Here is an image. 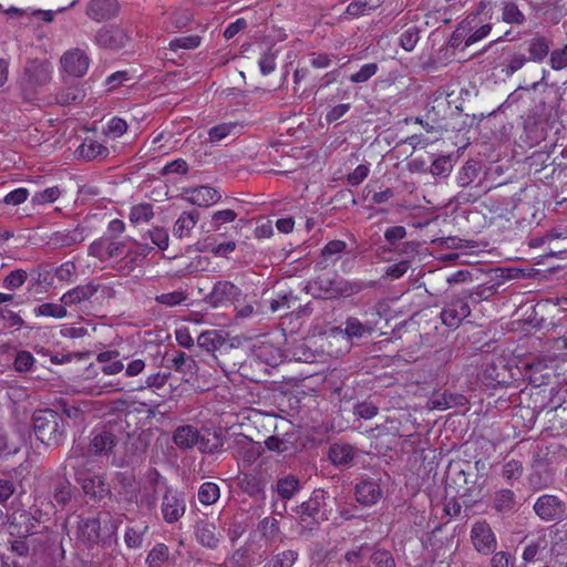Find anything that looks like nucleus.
<instances>
[{
    "instance_id": "obj_30",
    "label": "nucleus",
    "mask_w": 567,
    "mask_h": 567,
    "mask_svg": "<svg viewBox=\"0 0 567 567\" xmlns=\"http://www.w3.org/2000/svg\"><path fill=\"white\" fill-rule=\"evenodd\" d=\"M171 362L172 364L168 368H173L182 373L185 377V381H189L198 372L197 362L183 351H176Z\"/></svg>"
},
{
    "instance_id": "obj_14",
    "label": "nucleus",
    "mask_w": 567,
    "mask_h": 567,
    "mask_svg": "<svg viewBox=\"0 0 567 567\" xmlns=\"http://www.w3.org/2000/svg\"><path fill=\"white\" fill-rule=\"evenodd\" d=\"M240 346L241 339L239 337L227 339L215 354L213 360L220 367L224 372L233 373L237 371V360L239 359L238 349Z\"/></svg>"
},
{
    "instance_id": "obj_45",
    "label": "nucleus",
    "mask_w": 567,
    "mask_h": 567,
    "mask_svg": "<svg viewBox=\"0 0 567 567\" xmlns=\"http://www.w3.org/2000/svg\"><path fill=\"white\" fill-rule=\"evenodd\" d=\"M384 0H354L347 7V13L353 17L363 16L379 8Z\"/></svg>"
},
{
    "instance_id": "obj_48",
    "label": "nucleus",
    "mask_w": 567,
    "mask_h": 567,
    "mask_svg": "<svg viewBox=\"0 0 567 567\" xmlns=\"http://www.w3.org/2000/svg\"><path fill=\"white\" fill-rule=\"evenodd\" d=\"M220 496L219 486L213 482L203 483L198 489V499L204 505L215 504Z\"/></svg>"
},
{
    "instance_id": "obj_13",
    "label": "nucleus",
    "mask_w": 567,
    "mask_h": 567,
    "mask_svg": "<svg viewBox=\"0 0 567 567\" xmlns=\"http://www.w3.org/2000/svg\"><path fill=\"white\" fill-rule=\"evenodd\" d=\"M130 37L126 31L118 25H103L95 35L96 45L107 50H120L126 45Z\"/></svg>"
},
{
    "instance_id": "obj_57",
    "label": "nucleus",
    "mask_w": 567,
    "mask_h": 567,
    "mask_svg": "<svg viewBox=\"0 0 567 567\" xmlns=\"http://www.w3.org/2000/svg\"><path fill=\"white\" fill-rule=\"evenodd\" d=\"M478 175V167L476 163L466 162L457 176V183L461 187L468 186Z\"/></svg>"
},
{
    "instance_id": "obj_5",
    "label": "nucleus",
    "mask_w": 567,
    "mask_h": 567,
    "mask_svg": "<svg viewBox=\"0 0 567 567\" xmlns=\"http://www.w3.org/2000/svg\"><path fill=\"white\" fill-rule=\"evenodd\" d=\"M212 435L210 439V433L204 435L196 426L185 424L175 429L172 441L179 450L186 451L197 446L202 453L215 454L221 450L224 441L221 434L216 431Z\"/></svg>"
},
{
    "instance_id": "obj_24",
    "label": "nucleus",
    "mask_w": 567,
    "mask_h": 567,
    "mask_svg": "<svg viewBox=\"0 0 567 567\" xmlns=\"http://www.w3.org/2000/svg\"><path fill=\"white\" fill-rule=\"evenodd\" d=\"M61 63L65 72L75 78L83 76L89 69V58L81 49L64 53Z\"/></svg>"
},
{
    "instance_id": "obj_38",
    "label": "nucleus",
    "mask_w": 567,
    "mask_h": 567,
    "mask_svg": "<svg viewBox=\"0 0 567 567\" xmlns=\"http://www.w3.org/2000/svg\"><path fill=\"white\" fill-rule=\"evenodd\" d=\"M78 157L86 161L95 159L96 157H105L109 154L107 147L93 140H84L83 143L75 151Z\"/></svg>"
},
{
    "instance_id": "obj_49",
    "label": "nucleus",
    "mask_w": 567,
    "mask_h": 567,
    "mask_svg": "<svg viewBox=\"0 0 567 567\" xmlns=\"http://www.w3.org/2000/svg\"><path fill=\"white\" fill-rule=\"evenodd\" d=\"M262 537L267 540H276L280 536L279 522L275 517H265L258 525Z\"/></svg>"
},
{
    "instance_id": "obj_19",
    "label": "nucleus",
    "mask_w": 567,
    "mask_h": 567,
    "mask_svg": "<svg viewBox=\"0 0 567 567\" xmlns=\"http://www.w3.org/2000/svg\"><path fill=\"white\" fill-rule=\"evenodd\" d=\"M241 290L230 281L223 280L214 285L213 290L206 296L205 301L212 307L217 308L227 302L238 299Z\"/></svg>"
},
{
    "instance_id": "obj_56",
    "label": "nucleus",
    "mask_w": 567,
    "mask_h": 567,
    "mask_svg": "<svg viewBox=\"0 0 567 567\" xmlns=\"http://www.w3.org/2000/svg\"><path fill=\"white\" fill-rule=\"evenodd\" d=\"M237 128L238 125L236 123H221L213 126L209 130L208 135L212 142H219L227 136H230Z\"/></svg>"
},
{
    "instance_id": "obj_53",
    "label": "nucleus",
    "mask_w": 567,
    "mask_h": 567,
    "mask_svg": "<svg viewBox=\"0 0 567 567\" xmlns=\"http://www.w3.org/2000/svg\"><path fill=\"white\" fill-rule=\"evenodd\" d=\"M153 216V206L148 203L135 205L130 212V219L132 223L148 221Z\"/></svg>"
},
{
    "instance_id": "obj_8",
    "label": "nucleus",
    "mask_w": 567,
    "mask_h": 567,
    "mask_svg": "<svg viewBox=\"0 0 567 567\" xmlns=\"http://www.w3.org/2000/svg\"><path fill=\"white\" fill-rule=\"evenodd\" d=\"M471 315V302L466 295L453 296L441 311L442 323L449 328H457Z\"/></svg>"
},
{
    "instance_id": "obj_62",
    "label": "nucleus",
    "mask_w": 567,
    "mask_h": 567,
    "mask_svg": "<svg viewBox=\"0 0 567 567\" xmlns=\"http://www.w3.org/2000/svg\"><path fill=\"white\" fill-rule=\"evenodd\" d=\"M28 278V274L23 269L11 271L3 280V287L10 290L21 287Z\"/></svg>"
},
{
    "instance_id": "obj_9",
    "label": "nucleus",
    "mask_w": 567,
    "mask_h": 567,
    "mask_svg": "<svg viewBox=\"0 0 567 567\" xmlns=\"http://www.w3.org/2000/svg\"><path fill=\"white\" fill-rule=\"evenodd\" d=\"M481 380L486 386L496 388L512 384L514 378L505 360L497 358L485 364Z\"/></svg>"
},
{
    "instance_id": "obj_15",
    "label": "nucleus",
    "mask_w": 567,
    "mask_h": 567,
    "mask_svg": "<svg viewBox=\"0 0 567 567\" xmlns=\"http://www.w3.org/2000/svg\"><path fill=\"white\" fill-rule=\"evenodd\" d=\"M471 539L474 548L483 555H489L496 549L495 534L486 520L477 522L473 525Z\"/></svg>"
},
{
    "instance_id": "obj_6",
    "label": "nucleus",
    "mask_w": 567,
    "mask_h": 567,
    "mask_svg": "<svg viewBox=\"0 0 567 567\" xmlns=\"http://www.w3.org/2000/svg\"><path fill=\"white\" fill-rule=\"evenodd\" d=\"M329 493L323 488L312 491L310 497L291 511L297 515L299 525L308 530H313L329 519L330 511L327 508Z\"/></svg>"
},
{
    "instance_id": "obj_21",
    "label": "nucleus",
    "mask_w": 567,
    "mask_h": 567,
    "mask_svg": "<svg viewBox=\"0 0 567 567\" xmlns=\"http://www.w3.org/2000/svg\"><path fill=\"white\" fill-rule=\"evenodd\" d=\"M125 241H118L114 237H101L89 247V255L101 260L115 258L123 252Z\"/></svg>"
},
{
    "instance_id": "obj_34",
    "label": "nucleus",
    "mask_w": 567,
    "mask_h": 567,
    "mask_svg": "<svg viewBox=\"0 0 567 567\" xmlns=\"http://www.w3.org/2000/svg\"><path fill=\"white\" fill-rule=\"evenodd\" d=\"M329 458L337 466L349 465L355 455L354 447L350 444H333L329 449Z\"/></svg>"
},
{
    "instance_id": "obj_4",
    "label": "nucleus",
    "mask_w": 567,
    "mask_h": 567,
    "mask_svg": "<svg viewBox=\"0 0 567 567\" xmlns=\"http://www.w3.org/2000/svg\"><path fill=\"white\" fill-rule=\"evenodd\" d=\"M120 524L109 512H99L96 516L80 519L78 538L89 545L105 543L116 535Z\"/></svg>"
},
{
    "instance_id": "obj_16",
    "label": "nucleus",
    "mask_w": 567,
    "mask_h": 567,
    "mask_svg": "<svg viewBox=\"0 0 567 567\" xmlns=\"http://www.w3.org/2000/svg\"><path fill=\"white\" fill-rule=\"evenodd\" d=\"M37 523L39 520L31 513L27 511L14 512L9 517V534L18 538H27L37 534Z\"/></svg>"
},
{
    "instance_id": "obj_55",
    "label": "nucleus",
    "mask_w": 567,
    "mask_h": 567,
    "mask_svg": "<svg viewBox=\"0 0 567 567\" xmlns=\"http://www.w3.org/2000/svg\"><path fill=\"white\" fill-rule=\"evenodd\" d=\"M168 547L165 544H157L147 555L146 563L150 567H158L168 559Z\"/></svg>"
},
{
    "instance_id": "obj_46",
    "label": "nucleus",
    "mask_w": 567,
    "mask_h": 567,
    "mask_svg": "<svg viewBox=\"0 0 567 567\" xmlns=\"http://www.w3.org/2000/svg\"><path fill=\"white\" fill-rule=\"evenodd\" d=\"M523 463L518 460H509L503 464L501 475L508 484L512 485L523 476Z\"/></svg>"
},
{
    "instance_id": "obj_33",
    "label": "nucleus",
    "mask_w": 567,
    "mask_h": 567,
    "mask_svg": "<svg viewBox=\"0 0 567 567\" xmlns=\"http://www.w3.org/2000/svg\"><path fill=\"white\" fill-rule=\"evenodd\" d=\"M84 238V228L76 226L72 230L55 231L51 237V243L56 247H69L82 243Z\"/></svg>"
},
{
    "instance_id": "obj_41",
    "label": "nucleus",
    "mask_w": 567,
    "mask_h": 567,
    "mask_svg": "<svg viewBox=\"0 0 567 567\" xmlns=\"http://www.w3.org/2000/svg\"><path fill=\"white\" fill-rule=\"evenodd\" d=\"M74 495V486L68 480L66 476L63 480L59 481L53 491V499L54 502L64 508L73 498Z\"/></svg>"
},
{
    "instance_id": "obj_61",
    "label": "nucleus",
    "mask_w": 567,
    "mask_h": 567,
    "mask_svg": "<svg viewBox=\"0 0 567 567\" xmlns=\"http://www.w3.org/2000/svg\"><path fill=\"white\" fill-rule=\"evenodd\" d=\"M553 481L550 471H533L528 476L529 485L535 489H542L550 485Z\"/></svg>"
},
{
    "instance_id": "obj_22",
    "label": "nucleus",
    "mask_w": 567,
    "mask_h": 567,
    "mask_svg": "<svg viewBox=\"0 0 567 567\" xmlns=\"http://www.w3.org/2000/svg\"><path fill=\"white\" fill-rule=\"evenodd\" d=\"M118 11L117 0H90L85 13L90 19L101 22L114 18Z\"/></svg>"
},
{
    "instance_id": "obj_39",
    "label": "nucleus",
    "mask_w": 567,
    "mask_h": 567,
    "mask_svg": "<svg viewBox=\"0 0 567 567\" xmlns=\"http://www.w3.org/2000/svg\"><path fill=\"white\" fill-rule=\"evenodd\" d=\"M481 11L468 14L464 20L461 21L456 30L452 33L449 44L451 48H457L463 41L464 33L471 32L477 25V19Z\"/></svg>"
},
{
    "instance_id": "obj_60",
    "label": "nucleus",
    "mask_w": 567,
    "mask_h": 567,
    "mask_svg": "<svg viewBox=\"0 0 567 567\" xmlns=\"http://www.w3.org/2000/svg\"><path fill=\"white\" fill-rule=\"evenodd\" d=\"M146 529L147 526H144L143 528L127 527L124 535L126 546L130 548L141 547L143 543V535Z\"/></svg>"
},
{
    "instance_id": "obj_29",
    "label": "nucleus",
    "mask_w": 567,
    "mask_h": 567,
    "mask_svg": "<svg viewBox=\"0 0 567 567\" xmlns=\"http://www.w3.org/2000/svg\"><path fill=\"white\" fill-rule=\"evenodd\" d=\"M195 534L197 540L205 547L210 549L217 548L219 544V533L214 523L207 520H199L195 526Z\"/></svg>"
},
{
    "instance_id": "obj_36",
    "label": "nucleus",
    "mask_w": 567,
    "mask_h": 567,
    "mask_svg": "<svg viewBox=\"0 0 567 567\" xmlns=\"http://www.w3.org/2000/svg\"><path fill=\"white\" fill-rule=\"evenodd\" d=\"M235 249L236 243L233 240L215 245V240L212 241L209 237L204 239L203 241H197L195 245L196 251H210L215 256L221 257H228V255L233 252Z\"/></svg>"
},
{
    "instance_id": "obj_28",
    "label": "nucleus",
    "mask_w": 567,
    "mask_h": 567,
    "mask_svg": "<svg viewBox=\"0 0 567 567\" xmlns=\"http://www.w3.org/2000/svg\"><path fill=\"white\" fill-rule=\"evenodd\" d=\"M189 196L186 198L190 204L199 207H207L217 203L221 196L220 194L209 186H198L186 190Z\"/></svg>"
},
{
    "instance_id": "obj_58",
    "label": "nucleus",
    "mask_w": 567,
    "mask_h": 567,
    "mask_svg": "<svg viewBox=\"0 0 567 567\" xmlns=\"http://www.w3.org/2000/svg\"><path fill=\"white\" fill-rule=\"evenodd\" d=\"M420 39V29L412 25L406 29L400 37V44L405 51H412Z\"/></svg>"
},
{
    "instance_id": "obj_25",
    "label": "nucleus",
    "mask_w": 567,
    "mask_h": 567,
    "mask_svg": "<svg viewBox=\"0 0 567 567\" xmlns=\"http://www.w3.org/2000/svg\"><path fill=\"white\" fill-rule=\"evenodd\" d=\"M492 509L501 515L515 513L517 506V496L511 488L496 489L491 501Z\"/></svg>"
},
{
    "instance_id": "obj_54",
    "label": "nucleus",
    "mask_w": 567,
    "mask_h": 567,
    "mask_svg": "<svg viewBox=\"0 0 567 567\" xmlns=\"http://www.w3.org/2000/svg\"><path fill=\"white\" fill-rule=\"evenodd\" d=\"M373 548L368 544H362L355 549L346 553L344 558L350 565L361 564L367 557L370 558V554L373 553Z\"/></svg>"
},
{
    "instance_id": "obj_26",
    "label": "nucleus",
    "mask_w": 567,
    "mask_h": 567,
    "mask_svg": "<svg viewBox=\"0 0 567 567\" xmlns=\"http://www.w3.org/2000/svg\"><path fill=\"white\" fill-rule=\"evenodd\" d=\"M198 220L199 212L196 209L182 213L174 224L173 237L181 240L189 238Z\"/></svg>"
},
{
    "instance_id": "obj_37",
    "label": "nucleus",
    "mask_w": 567,
    "mask_h": 567,
    "mask_svg": "<svg viewBox=\"0 0 567 567\" xmlns=\"http://www.w3.org/2000/svg\"><path fill=\"white\" fill-rule=\"evenodd\" d=\"M301 489L300 480L295 475H287L277 481L276 492L284 501L291 499Z\"/></svg>"
},
{
    "instance_id": "obj_20",
    "label": "nucleus",
    "mask_w": 567,
    "mask_h": 567,
    "mask_svg": "<svg viewBox=\"0 0 567 567\" xmlns=\"http://www.w3.org/2000/svg\"><path fill=\"white\" fill-rule=\"evenodd\" d=\"M355 501L363 506L377 504L383 496V491L377 480L362 478L354 486Z\"/></svg>"
},
{
    "instance_id": "obj_1",
    "label": "nucleus",
    "mask_w": 567,
    "mask_h": 567,
    "mask_svg": "<svg viewBox=\"0 0 567 567\" xmlns=\"http://www.w3.org/2000/svg\"><path fill=\"white\" fill-rule=\"evenodd\" d=\"M375 285V281H350L337 274H333L332 276L323 274L315 278L312 281H309L305 289L308 292L311 291L317 297L339 299L351 297L361 292L365 288H373Z\"/></svg>"
},
{
    "instance_id": "obj_7",
    "label": "nucleus",
    "mask_w": 567,
    "mask_h": 567,
    "mask_svg": "<svg viewBox=\"0 0 567 567\" xmlns=\"http://www.w3.org/2000/svg\"><path fill=\"white\" fill-rule=\"evenodd\" d=\"M536 516L544 522H559L567 515L565 502L557 495L543 494L533 506Z\"/></svg>"
},
{
    "instance_id": "obj_32",
    "label": "nucleus",
    "mask_w": 567,
    "mask_h": 567,
    "mask_svg": "<svg viewBox=\"0 0 567 567\" xmlns=\"http://www.w3.org/2000/svg\"><path fill=\"white\" fill-rule=\"evenodd\" d=\"M528 61L543 62L550 55V41L544 35H536L528 41Z\"/></svg>"
},
{
    "instance_id": "obj_52",
    "label": "nucleus",
    "mask_w": 567,
    "mask_h": 567,
    "mask_svg": "<svg viewBox=\"0 0 567 567\" xmlns=\"http://www.w3.org/2000/svg\"><path fill=\"white\" fill-rule=\"evenodd\" d=\"M453 165L450 156H440L435 158L430 166V173L435 177H447L452 172Z\"/></svg>"
},
{
    "instance_id": "obj_43",
    "label": "nucleus",
    "mask_w": 567,
    "mask_h": 567,
    "mask_svg": "<svg viewBox=\"0 0 567 567\" xmlns=\"http://www.w3.org/2000/svg\"><path fill=\"white\" fill-rule=\"evenodd\" d=\"M501 282L492 284V285H480L474 290L464 292L470 300L471 305H477L483 300H487L494 295L498 292V288Z\"/></svg>"
},
{
    "instance_id": "obj_27",
    "label": "nucleus",
    "mask_w": 567,
    "mask_h": 567,
    "mask_svg": "<svg viewBox=\"0 0 567 567\" xmlns=\"http://www.w3.org/2000/svg\"><path fill=\"white\" fill-rule=\"evenodd\" d=\"M228 333L223 330H207L197 338V346L212 354L214 358L219 348L225 343Z\"/></svg>"
},
{
    "instance_id": "obj_59",
    "label": "nucleus",
    "mask_w": 567,
    "mask_h": 567,
    "mask_svg": "<svg viewBox=\"0 0 567 567\" xmlns=\"http://www.w3.org/2000/svg\"><path fill=\"white\" fill-rule=\"evenodd\" d=\"M547 547V539L545 536H539L536 540H533L528 544L523 551V559L526 563L533 561L536 559L539 550L545 549Z\"/></svg>"
},
{
    "instance_id": "obj_3",
    "label": "nucleus",
    "mask_w": 567,
    "mask_h": 567,
    "mask_svg": "<svg viewBox=\"0 0 567 567\" xmlns=\"http://www.w3.org/2000/svg\"><path fill=\"white\" fill-rule=\"evenodd\" d=\"M33 431L38 440L48 446H60L65 437L66 423L58 411L35 410L32 414Z\"/></svg>"
},
{
    "instance_id": "obj_51",
    "label": "nucleus",
    "mask_w": 567,
    "mask_h": 567,
    "mask_svg": "<svg viewBox=\"0 0 567 567\" xmlns=\"http://www.w3.org/2000/svg\"><path fill=\"white\" fill-rule=\"evenodd\" d=\"M37 316H45L52 318H64L66 316L65 305L58 303H42L34 309Z\"/></svg>"
},
{
    "instance_id": "obj_47",
    "label": "nucleus",
    "mask_w": 567,
    "mask_h": 567,
    "mask_svg": "<svg viewBox=\"0 0 567 567\" xmlns=\"http://www.w3.org/2000/svg\"><path fill=\"white\" fill-rule=\"evenodd\" d=\"M298 556L296 550L287 549L272 556L262 567H292Z\"/></svg>"
},
{
    "instance_id": "obj_31",
    "label": "nucleus",
    "mask_w": 567,
    "mask_h": 567,
    "mask_svg": "<svg viewBox=\"0 0 567 567\" xmlns=\"http://www.w3.org/2000/svg\"><path fill=\"white\" fill-rule=\"evenodd\" d=\"M97 289L99 286L93 282L78 286L65 292L61 298V302L65 306L78 305L82 301L89 300L97 292Z\"/></svg>"
},
{
    "instance_id": "obj_12",
    "label": "nucleus",
    "mask_w": 567,
    "mask_h": 567,
    "mask_svg": "<svg viewBox=\"0 0 567 567\" xmlns=\"http://www.w3.org/2000/svg\"><path fill=\"white\" fill-rule=\"evenodd\" d=\"M186 509L185 496L183 492L167 487L162 498V514L166 523L177 522Z\"/></svg>"
},
{
    "instance_id": "obj_44",
    "label": "nucleus",
    "mask_w": 567,
    "mask_h": 567,
    "mask_svg": "<svg viewBox=\"0 0 567 567\" xmlns=\"http://www.w3.org/2000/svg\"><path fill=\"white\" fill-rule=\"evenodd\" d=\"M502 20L505 23L520 25L526 21V18L515 2L505 1L502 7Z\"/></svg>"
},
{
    "instance_id": "obj_40",
    "label": "nucleus",
    "mask_w": 567,
    "mask_h": 567,
    "mask_svg": "<svg viewBox=\"0 0 567 567\" xmlns=\"http://www.w3.org/2000/svg\"><path fill=\"white\" fill-rule=\"evenodd\" d=\"M241 491L255 498H264L265 497V482L252 474H245L240 481Z\"/></svg>"
},
{
    "instance_id": "obj_50",
    "label": "nucleus",
    "mask_w": 567,
    "mask_h": 567,
    "mask_svg": "<svg viewBox=\"0 0 567 567\" xmlns=\"http://www.w3.org/2000/svg\"><path fill=\"white\" fill-rule=\"evenodd\" d=\"M58 406L60 408L62 414L72 420L74 423L80 424L83 422L84 412L78 405L70 403L65 399H61L58 401Z\"/></svg>"
},
{
    "instance_id": "obj_11",
    "label": "nucleus",
    "mask_w": 567,
    "mask_h": 567,
    "mask_svg": "<svg viewBox=\"0 0 567 567\" xmlns=\"http://www.w3.org/2000/svg\"><path fill=\"white\" fill-rule=\"evenodd\" d=\"M117 444V436L111 425L95 427L91 433L87 453L93 456L109 455Z\"/></svg>"
},
{
    "instance_id": "obj_2",
    "label": "nucleus",
    "mask_w": 567,
    "mask_h": 567,
    "mask_svg": "<svg viewBox=\"0 0 567 567\" xmlns=\"http://www.w3.org/2000/svg\"><path fill=\"white\" fill-rule=\"evenodd\" d=\"M52 79L51 64L48 61L30 59L18 79L20 95L24 102L33 103L38 100L40 89Z\"/></svg>"
},
{
    "instance_id": "obj_18",
    "label": "nucleus",
    "mask_w": 567,
    "mask_h": 567,
    "mask_svg": "<svg viewBox=\"0 0 567 567\" xmlns=\"http://www.w3.org/2000/svg\"><path fill=\"white\" fill-rule=\"evenodd\" d=\"M83 492V494L93 502H101L111 494V489L104 475H86L83 478H79L76 482Z\"/></svg>"
},
{
    "instance_id": "obj_42",
    "label": "nucleus",
    "mask_w": 567,
    "mask_h": 567,
    "mask_svg": "<svg viewBox=\"0 0 567 567\" xmlns=\"http://www.w3.org/2000/svg\"><path fill=\"white\" fill-rule=\"evenodd\" d=\"M432 408L439 410H445L453 406H462L465 404L466 399L462 394H452V393H440L433 396L431 400Z\"/></svg>"
},
{
    "instance_id": "obj_63",
    "label": "nucleus",
    "mask_w": 567,
    "mask_h": 567,
    "mask_svg": "<svg viewBox=\"0 0 567 567\" xmlns=\"http://www.w3.org/2000/svg\"><path fill=\"white\" fill-rule=\"evenodd\" d=\"M549 64L550 68L556 71L567 68V44L561 49L550 51Z\"/></svg>"
},
{
    "instance_id": "obj_10",
    "label": "nucleus",
    "mask_w": 567,
    "mask_h": 567,
    "mask_svg": "<svg viewBox=\"0 0 567 567\" xmlns=\"http://www.w3.org/2000/svg\"><path fill=\"white\" fill-rule=\"evenodd\" d=\"M91 463L87 450L81 444L73 445L62 464L63 474L66 476L68 470H70L78 482L79 478L89 475Z\"/></svg>"
},
{
    "instance_id": "obj_64",
    "label": "nucleus",
    "mask_w": 567,
    "mask_h": 567,
    "mask_svg": "<svg viewBox=\"0 0 567 567\" xmlns=\"http://www.w3.org/2000/svg\"><path fill=\"white\" fill-rule=\"evenodd\" d=\"M528 62L527 56L524 53H515L512 55V58L508 60L507 64L503 69V72L507 76H512L517 71L524 68V65Z\"/></svg>"
},
{
    "instance_id": "obj_17",
    "label": "nucleus",
    "mask_w": 567,
    "mask_h": 567,
    "mask_svg": "<svg viewBox=\"0 0 567 567\" xmlns=\"http://www.w3.org/2000/svg\"><path fill=\"white\" fill-rule=\"evenodd\" d=\"M554 360L545 358H535L526 364V377L529 383L536 388L548 384L554 375V369L550 365Z\"/></svg>"
},
{
    "instance_id": "obj_35",
    "label": "nucleus",
    "mask_w": 567,
    "mask_h": 567,
    "mask_svg": "<svg viewBox=\"0 0 567 567\" xmlns=\"http://www.w3.org/2000/svg\"><path fill=\"white\" fill-rule=\"evenodd\" d=\"M375 331V327L371 321L361 322L358 318L349 317L346 321L344 334L348 339L362 338L370 336Z\"/></svg>"
},
{
    "instance_id": "obj_23",
    "label": "nucleus",
    "mask_w": 567,
    "mask_h": 567,
    "mask_svg": "<svg viewBox=\"0 0 567 567\" xmlns=\"http://www.w3.org/2000/svg\"><path fill=\"white\" fill-rule=\"evenodd\" d=\"M299 298L289 291L288 293L279 296L270 302V309L274 312L282 311L284 316L289 313H297L298 317L310 313L309 303L301 306Z\"/></svg>"
}]
</instances>
